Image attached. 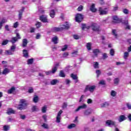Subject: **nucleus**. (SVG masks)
<instances>
[{"label":"nucleus","mask_w":131,"mask_h":131,"mask_svg":"<svg viewBox=\"0 0 131 131\" xmlns=\"http://www.w3.org/2000/svg\"><path fill=\"white\" fill-rule=\"evenodd\" d=\"M96 85H92L91 86L90 85H86L85 89L84 90V93H86L88 91H89L90 93H93V92L96 90Z\"/></svg>","instance_id":"nucleus-2"},{"label":"nucleus","mask_w":131,"mask_h":131,"mask_svg":"<svg viewBox=\"0 0 131 131\" xmlns=\"http://www.w3.org/2000/svg\"><path fill=\"white\" fill-rule=\"evenodd\" d=\"M126 106L127 108L129 109V110H131V104L129 102H127V103H126Z\"/></svg>","instance_id":"nucleus-47"},{"label":"nucleus","mask_w":131,"mask_h":131,"mask_svg":"<svg viewBox=\"0 0 131 131\" xmlns=\"http://www.w3.org/2000/svg\"><path fill=\"white\" fill-rule=\"evenodd\" d=\"M37 28H39L41 26V23L40 22H37L36 24H35Z\"/></svg>","instance_id":"nucleus-52"},{"label":"nucleus","mask_w":131,"mask_h":131,"mask_svg":"<svg viewBox=\"0 0 131 131\" xmlns=\"http://www.w3.org/2000/svg\"><path fill=\"white\" fill-rule=\"evenodd\" d=\"M108 106H109V102H104L101 104V107H108Z\"/></svg>","instance_id":"nucleus-38"},{"label":"nucleus","mask_w":131,"mask_h":131,"mask_svg":"<svg viewBox=\"0 0 131 131\" xmlns=\"http://www.w3.org/2000/svg\"><path fill=\"white\" fill-rule=\"evenodd\" d=\"M62 113H63V111H62V110H60L57 114L56 120V122L57 123H59V122H61V115Z\"/></svg>","instance_id":"nucleus-9"},{"label":"nucleus","mask_w":131,"mask_h":131,"mask_svg":"<svg viewBox=\"0 0 131 131\" xmlns=\"http://www.w3.org/2000/svg\"><path fill=\"white\" fill-rule=\"evenodd\" d=\"M73 37L75 39H79V36L77 35H74Z\"/></svg>","instance_id":"nucleus-64"},{"label":"nucleus","mask_w":131,"mask_h":131,"mask_svg":"<svg viewBox=\"0 0 131 131\" xmlns=\"http://www.w3.org/2000/svg\"><path fill=\"white\" fill-rule=\"evenodd\" d=\"M114 53H115L114 49H111L110 50V55L111 56H114Z\"/></svg>","instance_id":"nucleus-59"},{"label":"nucleus","mask_w":131,"mask_h":131,"mask_svg":"<svg viewBox=\"0 0 131 131\" xmlns=\"http://www.w3.org/2000/svg\"><path fill=\"white\" fill-rule=\"evenodd\" d=\"M10 42H11L12 45H14V43L18 41V38H17V37H13L11 38V40H10Z\"/></svg>","instance_id":"nucleus-21"},{"label":"nucleus","mask_w":131,"mask_h":131,"mask_svg":"<svg viewBox=\"0 0 131 131\" xmlns=\"http://www.w3.org/2000/svg\"><path fill=\"white\" fill-rule=\"evenodd\" d=\"M33 58H31V59H28L27 64L28 65H30L31 64H33Z\"/></svg>","instance_id":"nucleus-37"},{"label":"nucleus","mask_w":131,"mask_h":131,"mask_svg":"<svg viewBox=\"0 0 131 131\" xmlns=\"http://www.w3.org/2000/svg\"><path fill=\"white\" fill-rule=\"evenodd\" d=\"M48 108V106L47 105H44L41 109V111L42 113H46L47 112V108Z\"/></svg>","instance_id":"nucleus-33"},{"label":"nucleus","mask_w":131,"mask_h":131,"mask_svg":"<svg viewBox=\"0 0 131 131\" xmlns=\"http://www.w3.org/2000/svg\"><path fill=\"white\" fill-rule=\"evenodd\" d=\"M100 53V51L99 49H95L93 50V53L94 54L95 56H98V54Z\"/></svg>","instance_id":"nucleus-35"},{"label":"nucleus","mask_w":131,"mask_h":131,"mask_svg":"<svg viewBox=\"0 0 131 131\" xmlns=\"http://www.w3.org/2000/svg\"><path fill=\"white\" fill-rule=\"evenodd\" d=\"M129 55V54L128 52H124V59H127V57H128Z\"/></svg>","instance_id":"nucleus-43"},{"label":"nucleus","mask_w":131,"mask_h":131,"mask_svg":"<svg viewBox=\"0 0 131 131\" xmlns=\"http://www.w3.org/2000/svg\"><path fill=\"white\" fill-rule=\"evenodd\" d=\"M10 128V126L9 125H4L3 127V129L4 131H8Z\"/></svg>","instance_id":"nucleus-42"},{"label":"nucleus","mask_w":131,"mask_h":131,"mask_svg":"<svg viewBox=\"0 0 131 131\" xmlns=\"http://www.w3.org/2000/svg\"><path fill=\"white\" fill-rule=\"evenodd\" d=\"M94 67L95 69L99 68V63L98 62H94Z\"/></svg>","instance_id":"nucleus-44"},{"label":"nucleus","mask_w":131,"mask_h":131,"mask_svg":"<svg viewBox=\"0 0 131 131\" xmlns=\"http://www.w3.org/2000/svg\"><path fill=\"white\" fill-rule=\"evenodd\" d=\"M42 127H43L44 128H46L48 129L49 128V125H48L46 123H43V124L42 125Z\"/></svg>","instance_id":"nucleus-55"},{"label":"nucleus","mask_w":131,"mask_h":131,"mask_svg":"<svg viewBox=\"0 0 131 131\" xmlns=\"http://www.w3.org/2000/svg\"><path fill=\"white\" fill-rule=\"evenodd\" d=\"M83 10V6L82 5H80L78 8H77V11L78 12H81Z\"/></svg>","instance_id":"nucleus-45"},{"label":"nucleus","mask_w":131,"mask_h":131,"mask_svg":"<svg viewBox=\"0 0 131 131\" xmlns=\"http://www.w3.org/2000/svg\"><path fill=\"white\" fill-rule=\"evenodd\" d=\"M92 112L93 111L91 109L85 110L83 112V115L84 116H89L92 114Z\"/></svg>","instance_id":"nucleus-12"},{"label":"nucleus","mask_w":131,"mask_h":131,"mask_svg":"<svg viewBox=\"0 0 131 131\" xmlns=\"http://www.w3.org/2000/svg\"><path fill=\"white\" fill-rule=\"evenodd\" d=\"M59 76L60 77H65L66 75H65V73H64V71L61 70L59 74Z\"/></svg>","instance_id":"nucleus-28"},{"label":"nucleus","mask_w":131,"mask_h":131,"mask_svg":"<svg viewBox=\"0 0 131 131\" xmlns=\"http://www.w3.org/2000/svg\"><path fill=\"white\" fill-rule=\"evenodd\" d=\"M40 20L43 23H48L49 21H48V17L47 15H42L40 16Z\"/></svg>","instance_id":"nucleus-11"},{"label":"nucleus","mask_w":131,"mask_h":131,"mask_svg":"<svg viewBox=\"0 0 131 131\" xmlns=\"http://www.w3.org/2000/svg\"><path fill=\"white\" fill-rule=\"evenodd\" d=\"M24 10H25V8L23 7L21 9L18 11V20H21V19H22V15H23Z\"/></svg>","instance_id":"nucleus-14"},{"label":"nucleus","mask_w":131,"mask_h":131,"mask_svg":"<svg viewBox=\"0 0 131 131\" xmlns=\"http://www.w3.org/2000/svg\"><path fill=\"white\" fill-rule=\"evenodd\" d=\"M71 77H72L74 80L75 79H77V78H78L77 75H74V74H71Z\"/></svg>","instance_id":"nucleus-39"},{"label":"nucleus","mask_w":131,"mask_h":131,"mask_svg":"<svg viewBox=\"0 0 131 131\" xmlns=\"http://www.w3.org/2000/svg\"><path fill=\"white\" fill-rule=\"evenodd\" d=\"M75 19L76 22H78L79 23H80V22H81V21L83 20V15L78 13L76 14Z\"/></svg>","instance_id":"nucleus-5"},{"label":"nucleus","mask_w":131,"mask_h":131,"mask_svg":"<svg viewBox=\"0 0 131 131\" xmlns=\"http://www.w3.org/2000/svg\"><path fill=\"white\" fill-rule=\"evenodd\" d=\"M5 55H6V56H11L12 55H14V52H12L10 49L8 50H6L5 52Z\"/></svg>","instance_id":"nucleus-16"},{"label":"nucleus","mask_w":131,"mask_h":131,"mask_svg":"<svg viewBox=\"0 0 131 131\" xmlns=\"http://www.w3.org/2000/svg\"><path fill=\"white\" fill-rule=\"evenodd\" d=\"M20 103V104H19L17 107L18 110H25V109H27L28 103H27L25 99H21Z\"/></svg>","instance_id":"nucleus-1"},{"label":"nucleus","mask_w":131,"mask_h":131,"mask_svg":"<svg viewBox=\"0 0 131 131\" xmlns=\"http://www.w3.org/2000/svg\"><path fill=\"white\" fill-rule=\"evenodd\" d=\"M96 73L97 74V77H99V76H100L101 72V71H100V70H97L96 72Z\"/></svg>","instance_id":"nucleus-60"},{"label":"nucleus","mask_w":131,"mask_h":131,"mask_svg":"<svg viewBox=\"0 0 131 131\" xmlns=\"http://www.w3.org/2000/svg\"><path fill=\"white\" fill-rule=\"evenodd\" d=\"M109 9L108 8H105L104 9L102 8V7H99V12L100 15H107L108 14V12Z\"/></svg>","instance_id":"nucleus-3"},{"label":"nucleus","mask_w":131,"mask_h":131,"mask_svg":"<svg viewBox=\"0 0 131 131\" xmlns=\"http://www.w3.org/2000/svg\"><path fill=\"white\" fill-rule=\"evenodd\" d=\"M91 47H92V43H91L90 42L87 43L86 48L88 50H89V51H91V50H92Z\"/></svg>","instance_id":"nucleus-36"},{"label":"nucleus","mask_w":131,"mask_h":131,"mask_svg":"<svg viewBox=\"0 0 131 131\" xmlns=\"http://www.w3.org/2000/svg\"><path fill=\"white\" fill-rule=\"evenodd\" d=\"M38 12L39 13H41V14H43V13H45V11L42 10V8L40 7H38Z\"/></svg>","instance_id":"nucleus-54"},{"label":"nucleus","mask_w":131,"mask_h":131,"mask_svg":"<svg viewBox=\"0 0 131 131\" xmlns=\"http://www.w3.org/2000/svg\"><path fill=\"white\" fill-rule=\"evenodd\" d=\"M32 112H37V111H39V109L38 108V107H37V106L34 105L32 107Z\"/></svg>","instance_id":"nucleus-27"},{"label":"nucleus","mask_w":131,"mask_h":131,"mask_svg":"<svg viewBox=\"0 0 131 131\" xmlns=\"http://www.w3.org/2000/svg\"><path fill=\"white\" fill-rule=\"evenodd\" d=\"M68 48V46L67 45H65L64 48H62L61 51H62V52H65V51L67 50Z\"/></svg>","instance_id":"nucleus-61"},{"label":"nucleus","mask_w":131,"mask_h":131,"mask_svg":"<svg viewBox=\"0 0 131 131\" xmlns=\"http://www.w3.org/2000/svg\"><path fill=\"white\" fill-rule=\"evenodd\" d=\"M42 117L43 119L44 120L45 122H47V118L48 117L47 115H45L42 116Z\"/></svg>","instance_id":"nucleus-63"},{"label":"nucleus","mask_w":131,"mask_h":131,"mask_svg":"<svg viewBox=\"0 0 131 131\" xmlns=\"http://www.w3.org/2000/svg\"><path fill=\"white\" fill-rule=\"evenodd\" d=\"M69 56V54L68 52H64L62 54V58H67Z\"/></svg>","instance_id":"nucleus-46"},{"label":"nucleus","mask_w":131,"mask_h":131,"mask_svg":"<svg viewBox=\"0 0 131 131\" xmlns=\"http://www.w3.org/2000/svg\"><path fill=\"white\" fill-rule=\"evenodd\" d=\"M15 111L12 108H9L7 110V114L8 115H11V114H15Z\"/></svg>","instance_id":"nucleus-22"},{"label":"nucleus","mask_w":131,"mask_h":131,"mask_svg":"<svg viewBox=\"0 0 131 131\" xmlns=\"http://www.w3.org/2000/svg\"><path fill=\"white\" fill-rule=\"evenodd\" d=\"M75 126H76L75 124H71L68 126V128L70 129L71 128H73V127H75Z\"/></svg>","instance_id":"nucleus-50"},{"label":"nucleus","mask_w":131,"mask_h":131,"mask_svg":"<svg viewBox=\"0 0 131 131\" xmlns=\"http://www.w3.org/2000/svg\"><path fill=\"white\" fill-rule=\"evenodd\" d=\"M123 13L125 14V15H127V14H128V10H127V9H124L123 10Z\"/></svg>","instance_id":"nucleus-57"},{"label":"nucleus","mask_w":131,"mask_h":131,"mask_svg":"<svg viewBox=\"0 0 131 131\" xmlns=\"http://www.w3.org/2000/svg\"><path fill=\"white\" fill-rule=\"evenodd\" d=\"M60 28L61 31H62V30H64V29H69V28H70V25H69V23H68V22H67L66 25H63Z\"/></svg>","instance_id":"nucleus-13"},{"label":"nucleus","mask_w":131,"mask_h":131,"mask_svg":"<svg viewBox=\"0 0 131 131\" xmlns=\"http://www.w3.org/2000/svg\"><path fill=\"white\" fill-rule=\"evenodd\" d=\"M33 101L34 103H37L38 102V96L35 95L33 99Z\"/></svg>","instance_id":"nucleus-32"},{"label":"nucleus","mask_w":131,"mask_h":131,"mask_svg":"<svg viewBox=\"0 0 131 131\" xmlns=\"http://www.w3.org/2000/svg\"><path fill=\"white\" fill-rule=\"evenodd\" d=\"M116 94H117L116 91H114L112 90L111 93V96H112V97H116Z\"/></svg>","instance_id":"nucleus-40"},{"label":"nucleus","mask_w":131,"mask_h":131,"mask_svg":"<svg viewBox=\"0 0 131 131\" xmlns=\"http://www.w3.org/2000/svg\"><path fill=\"white\" fill-rule=\"evenodd\" d=\"M57 83H59V80H58L57 79H53L50 82L51 85H56Z\"/></svg>","instance_id":"nucleus-18"},{"label":"nucleus","mask_w":131,"mask_h":131,"mask_svg":"<svg viewBox=\"0 0 131 131\" xmlns=\"http://www.w3.org/2000/svg\"><path fill=\"white\" fill-rule=\"evenodd\" d=\"M15 87H12L8 91V94H12L13 92H15Z\"/></svg>","instance_id":"nucleus-30"},{"label":"nucleus","mask_w":131,"mask_h":131,"mask_svg":"<svg viewBox=\"0 0 131 131\" xmlns=\"http://www.w3.org/2000/svg\"><path fill=\"white\" fill-rule=\"evenodd\" d=\"M10 50L12 52L14 53L15 52V50H16V45L13 44L12 46H11Z\"/></svg>","instance_id":"nucleus-31"},{"label":"nucleus","mask_w":131,"mask_h":131,"mask_svg":"<svg viewBox=\"0 0 131 131\" xmlns=\"http://www.w3.org/2000/svg\"><path fill=\"white\" fill-rule=\"evenodd\" d=\"M51 31L52 32H58L59 31H61L60 28L54 27L51 29Z\"/></svg>","instance_id":"nucleus-17"},{"label":"nucleus","mask_w":131,"mask_h":131,"mask_svg":"<svg viewBox=\"0 0 131 131\" xmlns=\"http://www.w3.org/2000/svg\"><path fill=\"white\" fill-rule=\"evenodd\" d=\"M27 43H28V41H27V39H24L23 40L22 47L23 48H25V47L27 46Z\"/></svg>","instance_id":"nucleus-25"},{"label":"nucleus","mask_w":131,"mask_h":131,"mask_svg":"<svg viewBox=\"0 0 131 131\" xmlns=\"http://www.w3.org/2000/svg\"><path fill=\"white\" fill-rule=\"evenodd\" d=\"M99 84H101V85H104V84H106V83H105V80H101L99 81Z\"/></svg>","instance_id":"nucleus-48"},{"label":"nucleus","mask_w":131,"mask_h":131,"mask_svg":"<svg viewBox=\"0 0 131 131\" xmlns=\"http://www.w3.org/2000/svg\"><path fill=\"white\" fill-rule=\"evenodd\" d=\"M125 119H126L125 116L121 115L120 116L119 118L118 119V121L119 122H122V121H124V120H125Z\"/></svg>","instance_id":"nucleus-19"},{"label":"nucleus","mask_w":131,"mask_h":131,"mask_svg":"<svg viewBox=\"0 0 131 131\" xmlns=\"http://www.w3.org/2000/svg\"><path fill=\"white\" fill-rule=\"evenodd\" d=\"M106 125H108V126H116V122L111 120H108L105 122Z\"/></svg>","instance_id":"nucleus-8"},{"label":"nucleus","mask_w":131,"mask_h":131,"mask_svg":"<svg viewBox=\"0 0 131 131\" xmlns=\"http://www.w3.org/2000/svg\"><path fill=\"white\" fill-rule=\"evenodd\" d=\"M112 33L115 36V37H117V34H116V30H112Z\"/></svg>","instance_id":"nucleus-62"},{"label":"nucleus","mask_w":131,"mask_h":131,"mask_svg":"<svg viewBox=\"0 0 131 131\" xmlns=\"http://www.w3.org/2000/svg\"><path fill=\"white\" fill-rule=\"evenodd\" d=\"M10 72V70H9L8 68H5L3 72H2V74H4L5 75L8 74Z\"/></svg>","instance_id":"nucleus-29"},{"label":"nucleus","mask_w":131,"mask_h":131,"mask_svg":"<svg viewBox=\"0 0 131 131\" xmlns=\"http://www.w3.org/2000/svg\"><path fill=\"white\" fill-rule=\"evenodd\" d=\"M67 106H68L67 102H64L62 106V109H65V108H67Z\"/></svg>","instance_id":"nucleus-49"},{"label":"nucleus","mask_w":131,"mask_h":131,"mask_svg":"<svg viewBox=\"0 0 131 131\" xmlns=\"http://www.w3.org/2000/svg\"><path fill=\"white\" fill-rule=\"evenodd\" d=\"M88 108V105L85 104H83L81 105H79L75 110V112H78V111H80V110H82L83 109H86Z\"/></svg>","instance_id":"nucleus-6"},{"label":"nucleus","mask_w":131,"mask_h":131,"mask_svg":"<svg viewBox=\"0 0 131 131\" xmlns=\"http://www.w3.org/2000/svg\"><path fill=\"white\" fill-rule=\"evenodd\" d=\"M107 58H108V55H107V54L103 53L102 54V58L103 59V60H105V59H107Z\"/></svg>","instance_id":"nucleus-53"},{"label":"nucleus","mask_w":131,"mask_h":131,"mask_svg":"<svg viewBox=\"0 0 131 131\" xmlns=\"http://www.w3.org/2000/svg\"><path fill=\"white\" fill-rule=\"evenodd\" d=\"M59 65H60V63L59 62H57L55 64H54L51 71V73H52V74H55V73L57 72V70H58V68H59Z\"/></svg>","instance_id":"nucleus-7"},{"label":"nucleus","mask_w":131,"mask_h":131,"mask_svg":"<svg viewBox=\"0 0 131 131\" xmlns=\"http://www.w3.org/2000/svg\"><path fill=\"white\" fill-rule=\"evenodd\" d=\"M114 83L116 84V85H118V83H119V78H116L114 80Z\"/></svg>","instance_id":"nucleus-34"},{"label":"nucleus","mask_w":131,"mask_h":131,"mask_svg":"<svg viewBox=\"0 0 131 131\" xmlns=\"http://www.w3.org/2000/svg\"><path fill=\"white\" fill-rule=\"evenodd\" d=\"M121 22V19L118 18L117 16H114L113 23H120Z\"/></svg>","instance_id":"nucleus-15"},{"label":"nucleus","mask_w":131,"mask_h":131,"mask_svg":"<svg viewBox=\"0 0 131 131\" xmlns=\"http://www.w3.org/2000/svg\"><path fill=\"white\" fill-rule=\"evenodd\" d=\"M91 28L93 30V31H99L100 26L97 24H92L91 26Z\"/></svg>","instance_id":"nucleus-4"},{"label":"nucleus","mask_w":131,"mask_h":131,"mask_svg":"<svg viewBox=\"0 0 131 131\" xmlns=\"http://www.w3.org/2000/svg\"><path fill=\"white\" fill-rule=\"evenodd\" d=\"M123 24L124 25V29L125 30H130V26L128 24V20H125L123 22Z\"/></svg>","instance_id":"nucleus-10"},{"label":"nucleus","mask_w":131,"mask_h":131,"mask_svg":"<svg viewBox=\"0 0 131 131\" xmlns=\"http://www.w3.org/2000/svg\"><path fill=\"white\" fill-rule=\"evenodd\" d=\"M33 91V89L32 87H30L28 90V93H29V94H32Z\"/></svg>","instance_id":"nucleus-58"},{"label":"nucleus","mask_w":131,"mask_h":131,"mask_svg":"<svg viewBox=\"0 0 131 131\" xmlns=\"http://www.w3.org/2000/svg\"><path fill=\"white\" fill-rule=\"evenodd\" d=\"M8 42H9L8 40H5L2 42V46H6V45H7Z\"/></svg>","instance_id":"nucleus-56"},{"label":"nucleus","mask_w":131,"mask_h":131,"mask_svg":"<svg viewBox=\"0 0 131 131\" xmlns=\"http://www.w3.org/2000/svg\"><path fill=\"white\" fill-rule=\"evenodd\" d=\"M56 15V12H55L54 10H52L50 12V16L51 18H55V15Z\"/></svg>","instance_id":"nucleus-23"},{"label":"nucleus","mask_w":131,"mask_h":131,"mask_svg":"<svg viewBox=\"0 0 131 131\" xmlns=\"http://www.w3.org/2000/svg\"><path fill=\"white\" fill-rule=\"evenodd\" d=\"M19 26V23L18 21H16L13 24V28H17Z\"/></svg>","instance_id":"nucleus-51"},{"label":"nucleus","mask_w":131,"mask_h":131,"mask_svg":"<svg viewBox=\"0 0 131 131\" xmlns=\"http://www.w3.org/2000/svg\"><path fill=\"white\" fill-rule=\"evenodd\" d=\"M90 11L93 12V13H96L97 12V9L95 8V4H92L90 7Z\"/></svg>","instance_id":"nucleus-20"},{"label":"nucleus","mask_w":131,"mask_h":131,"mask_svg":"<svg viewBox=\"0 0 131 131\" xmlns=\"http://www.w3.org/2000/svg\"><path fill=\"white\" fill-rule=\"evenodd\" d=\"M23 55L25 58H28V57H29V56L28 55V51H27V50H23Z\"/></svg>","instance_id":"nucleus-26"},{"label":"nucleus","mask_w":131,"mask_h":131,"mask_svg":"<svg viewBox=\"0 0 131 131\" xmlns=\"http://www.w3.org/2000/svg\"><path fill=\"white\" fill-rule=\"evenodd\" d=\"M52 41L55 43V45H57L58 43V37L55 36L52 38Z\"/></svg>","instance_id":"nucleus-24"},{"label":"nucleus","mask_w":131,"mask_h":131,"mask_svg":"<svg viewBox=\"0 0 131 131\" xmlns=\"http://www.w3.org/2000/svg\"><path fill=\"white\" fill-rule=\"evenodd\" d=\"M7 22H8V19H7V18L4 17L2 18L1 23L2 24H5V23H7Z\"/></svg>","instance_id":"nucleus-41"}]
</instances>
